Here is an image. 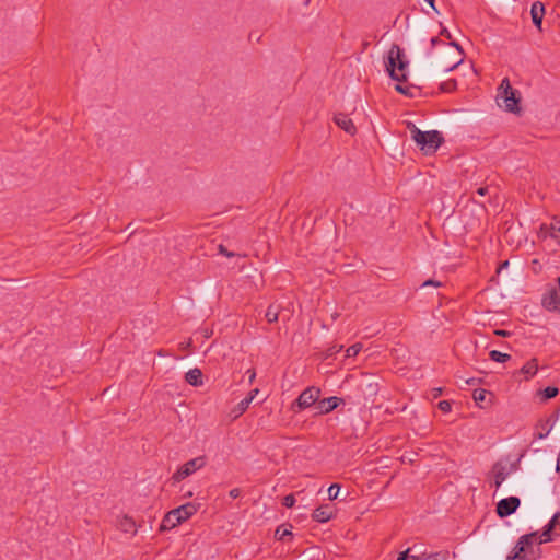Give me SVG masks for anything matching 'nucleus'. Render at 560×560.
Listing matches in <instances>:
<instances>
[{"label": "nucleus", "instance_id": "f257e3e1", "mask_svg": "<svg viewBox=\"0 0 560 560\" xmlns=\"http://www.w3.org/2000/svg\"><path fill=\"white\" fill-rule=\"evenodd\" d=\"M386 70L390 78L399 83L408 78L409 61L404 50L396 44L392 45L387 54Z\"/></svg>", "mask_w": 560, "mask_h": 560}, {"label": "nucleus", "instance_id": "f03ea898", "mask_svg": "<svg viewBox=\"0 0 560 560\" xmlns=\"http://www.w3.org/2000/svg\"><path fill=\"white\" fill-rule=\"evenodd\" d=\"M407 127L411 133V139L427 154L434 153L442 144L443 137L438 130L421 131L412 122H408Z\"/></svg>", "mask_w": 560, "mask_h": 560}, {"label": "nucleus", "instance_id": "7ed1b4c3", "mask_svg": "<svg viewBox=\"0 0 560 560\" xmlns=\"http://www.w3.org/2000/svg\"><path fill=\"white\" fill-rule=\"evenodd\" d=\"M200 504L188 502L168 511L162 520L160 530L165 532L175 528L192 517L198 512Z\"/></svg>", "mask_w": 560, "mask_h": 560}, {"label": "nucleus", "instance_id": "20e7f679", "mask_svg": "<svg viewBox=\"0 0 560 560\" xmlns=\"http://www.w3.org/2000/svg\"><path fill=\"white\" fill-rule=\"evenodd\" d=\"M497 102L499 106L503 107L506 112H520V97L517 96V91L511 86L508 78H504L501 81L498 89Z\"/></svg>", "mask_w": 560, "mask_h": 560}, {"label": "nucleus", "instance_id": "39448f33", "mask_svg": "<svg viewBox=\"0 0 560 560\" xmlns=\"http://www.w3.org/2000/svg\"><path fill=\"white\" fill-rule=\"evenodd\" d=\"M536 537L537 532L521 536L512 552L508 556V560H535L530 556V548L536 541Z\"/></svg>", "mask_w": 560, "mask_h": 560}, {"label": "nucleus", "instance_id": "423d86ee", "mask_svg": "<svg viewBox=\"0 0 560 560\" xmlns=\"http://www.w3.org/2000/svg\"><path fill=\"white\" fill-rule=\"evenodd\" d=\"M206 464L207 460L205 456L192 458L179 466L178 469L173 474L172 479L174 482H180L182 480L195 474L197 470L203 468Z\"/></svg>", "mask_w": 560, "mask_h": 560}, {"label": "nucleus", "instance_id": "0eeeda50", "mask_svg": "<svg viewBox=\"0 0 560 560\" xmlns=\"http://www.w3.org/2000/svg\"><path fill=\"white\" fill-rule=\"evenodd\" d=\"M322 396V390L316 386H308L305 388L300 396L296 398L294 402V407L299 409H306L310 407H314L318 401V398Z\"/></svg>", "mask_w": 560, "mask_h": 560}, {"label": "nucleus", "instance_id": "6e6552de", "mask_svg": "<svg viewBox=\"0 0 560 560\" xmlns=\"http://www.w3.org/2000/svg\"><path fill=\"white\" fill-rule=\"evenodd\" d=\"M560 513H556L548 524L544 527L542 532L536 537L538 544H546L552 541L555 537L560 536Z\"/></svg>", "mask_w": 560, "mask_h": 560}, {"label": "nucleus", "instance_id": "1a4fd4ad", "mask_svg": "<svg viewBox=\"0 0 560 560\" xmlns=\"http://www.w3.org/2000/svg\"><path fill=\"white\" fill-rule=\"evenodd\" d=\"M542 306L548 311L560 312V277L557 287L549 288L541 300Z\"/></svg>", "mask_w": 560, "mask_h": 560}, {"label": "nucleus", "instance_id": "9d476101", "mask_svg": "<svg viewBox=\"0 0 560 560\" xmlns=\"http://www.w3.org/2000/svg\"><path fill=\"white\" fill-rule=\"evenodd\" d=\"M342 405H345V400L341 397L332 396L323 399L318 398V401L315 405V415H327Z\"/></svg>", "mask_w": 560, "mask_h": 560}, {"label": "nucleus", "instance_id": "9b49d317", "mask_svg": "<svg viewBox=\"0 0 560 560\" xmlns=\"http://www.w3.org/2000/svg\"><path fill=\"white\" fill-rule=\"evenodd\" d=\"M521 501L517 497L502 499L497 504V513L500 517H506L513 514L520 506Z\"/></svg>", "mask_w": 560, "mask_h": 560}, {"label": "nucleus", "instance_id": "f8f14e48", "mask_svg": "<svg viewBox=\"0 0 560 560\" xmlns=\"http://www.w3.org/2000/svg\"><path fill=\"white\" fill-rule=\"evenodd\" d=\"M259 393L257 388L250 390L245 398H243L236 406L231 410L233 418H240L249 407L256 395Z\"/></svg>", "mask_w": 560, "mask_h": 560}, {"label": "nucleus", "instance_id": "ddd939ff", "mask_svg": "<svg viewBox=\"0 0 560 560\" xmlns=\"http://www.w3.org/2000/svg\"><path fill=\"white\" fill-rule=\"evenodd\" d=\"M117 528L126 534L136 535L138 532V526L135 520L129 515H120L117 517Z\"/></svg>", "mask_w": 560, "mask_h": 560}, {"label": "nucleus", "instance_id": "4468645a", "mask_svg": "<svg viewBox=\"0 0 560 560\" xmlns=\"http://www.w3.org/2000/svg\"><path fill=\"white\" fill-rule=\"evenodd\" d=\"M454 48V55L452 58H450V61L447 62H444L442 65V68L444 71H452L453 69H455L456 67H458L463 60H464V52L460 48V46L456 43H452L451 44Z\"/></svg>", "mask_w": 560, "mask_h": 560}, {"label": "nucleus", "instance_id": "2eb2a0df", "mask_svg": "<svg viewBox=\"0 0 560 560\" xmlns=\"http://www.w3.org/2000/svg\"><path fill=\"white\" fill-rule=\"evenodd\" d=\"M334 121L336 125L345 130L349 135H354L357 132V128L352 121V119L342 113L336 114L334 117Z\"/></svg>", "mask_w": 560, "mask_h": 560}, {"label": "nucleus", "instance_id": "dca6fc26", "mask_svg": "<svg viewBox=\"0 0 560 560\" xmlns=\"http://www.w3.org/2000/svg\"><path fill=\"white\" fill-rule=\"evenodd\" d=\"M332 508L328 504H323L313 512L312 517L316 522L326 523L332 517Z\"/></svg>", "mask_w": 560, "mask_h": 560}, {"label": "nucleus", "instance_id": "f3484780", "mask_svg": "<svg viewBox=\"0 0 560 560\" xmlns=\"http://www.w3.org/2000/svg\"><path fill=\"white\" fill-rule=\"evenodd\" d=\"M538 372V363H537V360L536 359H532L529 360L528 362H526L518 372H516L514 374L515 377H517V375H523L524 376V381H528L529 378H532L533 376L536 375V373Z\"/></svg>", "mask_w": 560, "mask_h": 560}, {"label": "nucleus", "instance_id": "a211bd4d", "mask_svg": "<svg viewBox=\"0 0 560 560\" xmlns=\"http://www.w3.org/2000/svg\"><path fill=\"white\" fill-rule=\"evenodd\" d=\"M530 15L535 26H537L538 30H541V23L545 15V7L540 1H536L532 4Z\"/></svg>", "mask_w": 560, "mask_h": 560}, {"label": "nucleus", "instance_id": "6ab92c4d", "mask_svg": "<svg viewBox=\"0 0 560 560\" xmlns=\"http://www.w3.org/2000/svg\"><path fill=\"white\" fill-rule=\"evenodd\" d=\"M185 381L191 386H201L203 384L201 370L198 368L190 369L185 374Z\"/></svg>", "mask_w": 560, "mask_h": 560}, {"label": "nucleus", "instance_id": "aec40b11", "mask_svg": "<svg viewBox=\"0 0 560 560\" xmlns=\"http://www.w3.org/2000/svg\"><path fill=\"white\" fill-rule=\"evenodd\" d=\"M549 237H551L557 244H560V220L553 219L549 224Z\"/></svg>", "mask_w": 560, "mask_h": 560}, {"label": "nucleus", "instance_id": "412c9836", "mask_svg": "<svg viewBox=\"0 0 560 560\" xmlns=\"http://www.w3.org/2000/svg\"><path fill=\"white\" fill-rule=\"evenodd\" d=\"M489 357L492 361L500 363L506 362L511 358L510 354L500 352L498 350L490 351Z\"/></svg>", "mask_w": 560, "mask_h": 560}, {"label": "nucleus", "instance_id": "4be33fe9", "mask_svg": "<svg viewBox=\"0 0 560 560\" xmlns=\"http://www.w3.org/2000/svg\"><path fill=\"white\" fill-rule=\"evenodd\" d=\"M266 319L269 323H276L279 318V310L275 305H270L266 311Z\"/></svg>", "mask_w": 560, "mask_h": 560}, {"label": "nucleus", "instance_id": "5701e85b", "mask_svg": "<svg viewBox=\"0 0 560 560\" xmlns=\"http://www.w3.org/2000/svg\"><path fill=\"white\" fill-rule=\"evenodd\" d=\"M559 393V389L555 386H548L546 387L544 390H541L539 394L542 395V399L544 400H547V399H551L553 397H556Z\"/></svg>", "mask_w": 560, "mask_h": 560}, {"label": "nucleus", "instance_id": "b1692460", "mask_svg": "<svg viewBox=\"0 0 560 560\" xmlns=\"http://www.w3.org/2000/svg\"><path fill=\"white\" fill-rule=\"evenodd\" d=\"M275 535H276L277 539L284 540L287 537L292 536V532L288 527L280 526L277 528Z\"/></svg>", "mask_w": 560, "mask_h": 560}, {"label": "nucleus", "instance_id": "393cba45", "mask_svg": "<svg viewBox=\"0 0 560 560\" xmlns=\"http://www.w3.org/2000/svg\"><path fill=\"white\" fill-rule=\"evenodd\" d=\"M362 349V345L361 343H354L352 346H350L347 350H346V355L347 358H354L355 355L359 354V352L361 351Z\"/></svg>", "mask_w": 560, "mask_h": 560}, {"label": "nucleus", "instance_id": "a878e982", "mask_svg": "<svg viewBox=\"0 0 560 560\" xmlns=\"http://www.w3.org/2000/svg\"><path fill=\"white\" fill-rule=\"evenodd\" d=\"M339 491H340V486L338 483H332L328 488V499L336 500L338 498Z\"/></svg>", "mask_w": 560, "mask_h": 560}, {"label": "nucleus", "instance_id": "bb28decb", "mask_svg": "<svg viewBox=\"0 0 560 560\" xmlns=\"http://www.w3.org/2000/svg\"><path fill=\"white\" fill-rule=\"evenodd\" d=\"M505 478H506V474L504 472V470L503 469L498 470L494 474V486H495V488H499L504 482Z\"/></svg>", "mask_w": 560, "mask_h": 560}, {"label": "nucleus", "instance_id": "cd10ccee", "mask_svg": "<svg viewBox=\"0 0 560 560\" xmlns=\"http://www.w3.org/2000/svg\"><path fill=\"white\" fill-rule=\"evenodd\" d=\"M489 393L486 389H476L474 392V399L477 402L485 401Z\"/></svg>", "mask_w": 560, "mask_h": 560}, {"label": "nucleus", "instance_id": "c85d7f7f", "mask_svg": "<svg viewBox=\"0 0 560 560\" xmlns=\"http://www.w3.org/2000/svg\"><path fill=\"white\" fill-rule=\"evenodd\" d=\"M396 91L404 94V95H407V96H411L412 93H411V88L408 86V85H402V84H396L395 86Z\"/></svg>", "mask_w": 560, "mask_h": 560}, {"label": "nucleus", "instance_id": "c756f323", "mask_svg": "<svg viewBox=\"0 0 560 560\" xmlns=\"http://www.w3.org/2000/svg\"><path fill=\"white\" fill-rule=\"evenodd\" d=\"M295 503V498L293 494H288L283 498V505L287 508H292Z\"/></svg>", "mask_w": 560, "mask_h": 560}, {"label": "nucleus", "instance_id": "7c9ffc66", "mask_svg": "<svg viewBox=\"0 0 560 560\" xmlns=\"http://www.w3.org/2000/svg\"><path fill=\"white\" fill-rule=\"evenodd\" d=\"M550 231H549V224H542L539 230V236L541 238L549 237Z\"/></svg>", "mask_w": 560, "mask_h": 560}, {"label": "nucleus", "instance_id": "2f4dec72", "mask_svg": "<svg viewBox=\"0 0 560 560\" xmlns=\"http://www.w3.org/2000/svg\"><path fill=\"white\" fill-rule=\"evenodd\" d=\"M438 407L444 413H447L451 410V404L447 400H442L438 404Z\"/></svg>", "mask_w": 560, "mask_h": 560}, {"label": "nucleus", "instance_id": "473e14b6", "mask_svg": "<svg viewBox=\"0 0 560 560\" xmlns=\"http://www.w3.org/2000/svg\"><path fill=\"white\" fill-rule=\"evenodd\" d=\"M219 253L226 256V257H233L234 253L229 252L223 245L219 246Z\"/></svg>", "mask_w": 560, "mask_h": 560}, {"label": "nucleus", "instance_id": "72a5a7b5", "mask_svg": "<svg viewBox=\"0 0 560 560\" xmlns=\"http://www.w3.org/2000/svg\"><path fill=\"white\" fill-rule=\"evenodd\" d=\"M229 494L232 499H236L240 497L241 490L238 488H234V489L230 490Z\"/></svg>", "mask_w": 560, "mask_h": 560}, {"label": "nucleus", "instance_id": "f704fd0d", "mask_svg": "<svg viewBox=\"0 0 560 560\" xmlns=\"http://www.w3.org/2000/svg\"><path fill=\"white\" fill-rule=\"evenodd\" d=\"M494 334L500 337H509L511 335L510 331L503 329H497L494 330Z\"/></svg>", "mask_w": 560, "mask_h": 560}, {"label": "nucleus", "instance_id": "c9c22d12", "mask_svg": "<svg viewBox=\"0 0 560 560\" xmlns=\"http://www.w3.org/2000/svg\"><path fill=\"white\" fill-rule=\"evenodd\" d=\"M423 287H428V285H433V287H440L441 283L440 282H436L434 280H427L423 284Z\"/></svg>", "mask_w": 560, "mask_h": 560}, {"label": "nucleus", "instance_id": "e433bc0d", "mask_svg": "<svg viewBox=\"0 0 560 560\" xmlns=\"http://www.w3.org/2000/svg\"><path fill=\"white\" fill-rule=\"evenodd\" d=\"M477 194H478L479 196H485V195H487V194H488V187H480V188H478V189H477Z\"/></svg>", "mask_w": 560, "mask_h": 560}, {"label": "nucleus", "instance_id": "4c0bfd02", "mask_svg": "<svg viewBox=\"0 0 560 560\" xmlns=\"http://www.w3.org/2000/svg\"><path fill=\"white\" fill-rule=\"evenodd\" d=\"M190 346H191V341H190V340H188V341L182 342V343L179 345V348H180L182 350H187Z\"/></svg>", "mask_w": 560, "mask_h": 560}, {"label": "nucleus", "instance_id": "58836bf2", "mask_svg": "<svg viewBox=\"0 0 560 560\" xmlns=\"http://www.w3.org/2000/svg\"><path fill=\"white\" fill-rule=\"evenodd\" d=\"M408 552H409V549H407L406 551L401 552L397 560H407L408 559Z\"/></svg>", "mask_w": 560, "mask_h": 560}, {"label": "nucleus", "instance_id": "ea45409f", "mask_svg": "<svg viewBox=\"0 0 560 560\" xmlns=\"http://www.w3.org/2000/svg\"><path fill=\"white\" fill-rule=\"evenodd\" d=\"M247 373L249 374V382L252 383L256 377V373L254 370H248Z\"/></svg>", "mask_w": 560, "mask_h": 560}, {"label": "nucleus", "instance_id": "a19ab883", "mask_svg": "<svg viewBox=\"0 0 560 560\" xmlns=\"http://www.w3.org/2000/svg\"><path fill=\"white\" fill-rule=\"evenodd\" d=\"M508 266H509V261L508 260L501 262V265L498 268V272H501V270L504 269V268H508Z\"/></svg>", "mask_w": 560, "mask_h": 560}, {"label": "nucleus", "instance_id": "79ce46f5", "mask_svg": "<svg viewBox=\"0 0 560 560\" xmlns=\"http://www.w3.org/2000/svg\"><path fill=\"white\" fill-rule=\"evenodd\" d=\"M424 1H425V2H427V3H428V4H429L433 10H435V11H436L435 5H434V1H435V0H424Z\"/></svg>", "mask_w": 560, "mask_h": 560}, {"label": "nucleus", "instance_id": "37998d69", "mask_svg": "<svg viewBox=\"0 0 560 560\" xmlns=\"http://www.w3.org/2000/svg\"><path fill=\"white\" fill-rule=\"evenodd\" d=\"M440 42H441V40L439 39V37H433V38L431 39V44H432V46H435V45H436L438 43H440Z\"/></svg>", "mask_w": 560, "mask_h": 560}, {"label": "nucleus", "instance_id": "c03bdc74", "mask_svg": "<svg viewBox=\"0 0 560 560\" xmlns=\"http://www.w3.org/2000/svg\"><path fill=\"white\" fill-rule=\"evenodd\" d=\"M442 34H443V35H446V37H447V38H450V37H451L450 33H448L446 30H444V31L442 32Z\"/></svg>", "mask_w": 560, "mask_h": 560}, {"label": "nucleus", "instance_id": "a18cd8bd", "mask_svg": "<svg viewBox=\"0 0 560 560\" xmlns=\"http://www.w3.org/2000/svg\"><path fill=\"white\" fill-rule=\"evenodd\" d=\"M560 469V462H559V458L557 459V470Z\"/></svg>", "mask_w": 560, "mask_h": 560}, {"label": "nucleus", "instance_id": "49530a36", "mask_svg": "<svg viewBox=\"0 0 560 560\" xmlns=\"http://www.w3.org/2000/svg\"><path fill=\"white\" fill-rule=\"evenodd\" d=\"M158 354H159V355H161V357L165 355V353L163 352V350H160Z\"/></svg>", "mask_w": 560, "mask_h": 560}, {"label": "nucleus", "instance_id": "de8ad7c7", "mask_svg": "<svg viewBox=\"0 0 560 560\" xmlns=\"http://www.w3.org/2000/svg\"><path fill=\"white\" fill-rule=\"evenodd\" d=\"M410 560H419V558H418V557L412 556V557L410 558Z\"/></svg>", "mask_w": 560, "mask_h": 560}, {"label": "nucleus", "instance_id": "09e8293b", "mask_svg": "<svg viewBox=\"0 0 560 560\" xmlns=\"http://www.w3.org/2000/svg\"><path fill=\"white\" fill-rule=\"evenodd\" d=\"M311 0H304L305 2V5H307L310 3Z\"/></svg>", "mask_w": 560, "mask_h": 560}]
</instances>
